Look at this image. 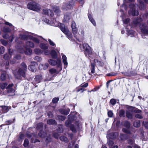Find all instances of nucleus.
<instances>
[{"label":"nucleus","mask_w":148,"mask_h":148,"mask_svg":"<svg viewBox=\"0 0 148 148\" xmlns=\"http://www.w3.org/2000/svg\"><path fill=\"white\" fill-rule=\"evenodd\" d=\"M141 32L143 33L148 35V29L147 26L144 24L141 23L140 25Z\"/></svg>","instance_id":"10"},{"label":"nucleus","mask_w":148,"mask_h":148,"mask_svg":"<svg viewBox=\"0 0 148 148\" xmlns=\"http://www.w3.org/2000/svg\"><path fill=\"white\" fill-rule=\"evenodd\" d=\"M46 135L47 134L46 133L43 132L42 131H40L38 133V136H39L42 138H45L47 136Z\"/></svg>","instance_id":"37"},{"label":"nucleus","mask_w":148,"mask_h":148,"mask_svg":"<svg viewBox=\"0 0 148 148\" xmlns=\"http://www.w3.org/2000/svg\"><path fill=\"white\" fill-rule=\"evenodd\" d=\"M48 116L50 118H52L53 116V115L51 112H49L47 114Z\"/></svg>","instance_id":"63"},{"label":"nucleus","mask_w":148,"mask_h":148,"mask_svg":"<svg viewBox=\"0 0 148 148\" xmlns=\"http://www.w3.org/2000/svg\"><path fill=\"white\" fill-rule=\"evenodd\" d=\"M8 84L6 83H4L1 84V88L0 87V91H1V89H3L5 88L7 86Z\"/></svg>","instance_id":"47"},{"label":"nucleus","mask_w":148,"mask_h":148,"mask_svg":"<svg viewBox=\"0 0 148 148\" xmlns=\"http://www.w3.org/2000/svg\"><path fill=\"white\" fill-rule=\"evenodd\" d=\"M34 59L35 60H36L38 62H40L41 61V58L38 56H36L34 58Z\"/></svg>","instance_id":"52"},{"label":"nucleus","mask_w":148,"mask_h":148,"mask_svg":"<svg viewBox=\"0 0 148 148\" xmlns=\"http://www.w3.org/2000/svg\"><path fill=\"white\" fill-rule=\"evenodd\" d=\"M0 107L1 108V110L3 113L7 112L9 110L8 107L5 106H0Z\"/></svg>","instance_id":"26"},{"label":"nucleus","mask_w":148,"mask_h":148,"mask_svg":"<svg viewBox=\"0 0 148 148\" xmlns=\"http://www.w3.org/2000/svg\"><path fill=\"white\" fill-rule=\"evenodd\" d=\"M129 6L130 10L128 12L129 15L133 16H137L139 14V12L138 11L136 10V5L133 3H131Z\"/></svg>","instance_id":"6"},{"label":"nucleus","mask_w":148,"mask_h":148,"mask_svg":"<svg viewBox=\"0 0 148 148\" xmlns=\"http://www.w3.org/2000/svg\"><path fill=\"white\" fill-rule=\"evenodd\" d=\"M73 114L71 113L68 116V120L65 122V124L67 127H70L72 121L76 119L75 115L74 114V112H73Z\"/></svg>","instance_id":"7"},{"label":"nucleus","mask_w":148,"mask_h":148,"mask_svg":"<svg viewBox=\"0 0 148 148\" xmlns=\"http://www.w3.org/2000/svg\"><path fill=\"white\" fill-rule=\"evenodd\" d=\"M48 41L49 42V44L52 46H56L55 44V43L51 40L49 39Z\"/></svg>","instance_id":"55"},{"label":"nucleus","mask_w":148,"mask_h":148,"mask_svg":"<svg viewBox=\"0 0 148 148\" xmlns=\"http://www.w3.org/2000/svg\"><path fill=\"white\" fill-rule=\"evenodd\" d=\"M88 83H85V84H81L80 86H81V87H82V88H86V87L88 86Z\"/></svg>","instance_id":"62"},{"label":"nucleus","mask_w":148,"mask_h":148,"mask_svg":"<svg viewBox=\"0 0 148 148\" xmlns=\"http://www.w3.org/2000/svg\"><path fill=\"white\" fill-rule=\"evenodd\" d=\"M60 29L65 34L66 33H67V32L69 30L68 28L64 26V25L62 24L61 25Z\"/></svg>","instance_id":"27"},{"label":"nucleus","mask_w":148,"mask_h":148,"mask_svg":"<svg viewBox=\"0 0 148 148\" xmlns=\"http://www.w3.org/2000/svg\"><path fill=\"white\" fill-rule=\"evenodd\" d=\"M108 114L109 117H111L113 116V113L112 111L110 110L108 112Z\"/></svg>","instance_id":"57"},{"label":"nucleus","mask_w":148,"mask_h":148,"mask_svg":"<svg viewBox=\"0 0 148 148\" xmlns=\"http://www.w3.org/2000/svg\"><path fill=\"white\" fill-rule=\"evenodd\" d=\"M43 13L45 15H50L51 17L54 15L53 13L51 12V10L49 9H45L43 10Z\"/></svg>","instance_id":"15"},{"label":"nucleus","mask_w":148,"mask_h":148,"mask_svg":"<svg viewBox=\"0 0 148 148\" xmlns=\"http://www.w3.org/2000/svg\"><path fill=\"white\" fill-rule=\"evenodd\" d=\"M118 135V133L117 132L111 133H108L107 137L108 138L114 139Z\"/></svg>","instance_id":"14"},{"label":"nucleus","mask_w":148,"mask_h":148,"mask_svg":"<svg viewBox=\"0 0 148 148\" xmlns=\"http://www.w3.org/2000/svg\"><path fill=\"white\" fill-rule=\"evenodd\" d=\"M66 35L67 38L70 40H72V36L71 32L69 30L67 33L65 34Z\"/></svg>","instance_id":"35"},{"label":"nucleus","mask_w":148,"mask_h":148,"mask_svg":"<svg viewBox=\"0 0 148 148\" xmlns=\"http://www.w3.org/2000/svg\"><path fill=\"white\" fill-rule=\"evenodd\" d=\"M52 8L55 12L57 15L60 13V11L58 7L54 5L53 7Z\"/></svg>","instance_id":"23"},{"label":"nucleus","mask_w":148,"mask_h":148,"mask_svg":"<svg viewBox=\"0 0 148 148\" xmlns=\"http://www.w3.org/2000/svg\"><path fill=\"white\" fill-rule=\"evenodd\" d=\"M141 21L140 18H137L134 19L133 21V23L134 25H136Z\"/></svg>","instance_id":"41"},{"label":"nucleus","mask_w":148,"mask_h":148,"mask_svg":"<svg viewBox=\"0 0 148 148\" xmlns=\"http://www.w3.org/2000/svg\"><path fill=\"white\" fill-rule=\"evenodd\" d=\"M34 47V43L30 41H27L26 42L25 46V50L22 48H19L18 51L21 53H23L24 52L27 55H29L31 54L32 50L30 47L33 48Z\"/></svg>","instance_id":"2"},{"label":"nucleus","mask_w":148,"mask_h":148,"mask_svg":"<svg viewBox=\"0 0 148 148\" xmlns=\"http://www.w3.org/2000/svg\"><path fill=\"white\" fill-rule=\"evenodd\" d=\"M75 142L74 141H72L71 142V143H70L69 145V148H71L74 145V144Z\"/></svg>","instance_id":"61"},{"label":"nucleus","mask_w":148,"mask_h":148,"mask_svg":"<svg viewBox=\"0 0 148 148\" xmlns=\"http://www.w3.org/2000/svg\"><path fill=\"white\" fill-rule=\"evenodd\" d=\"M42 79V76L41 75H38L36 76L34 79L36 83H37L40 82Z\"/></svg>","instance_id":"25"},{"label":"nucleus","mask_w":148,"mask_h":148,"mask_svg":"<svg viewBox=\"0 0 148 148\" xmlns=\"http://www.w3.org/2000/svg\"><path fill=\"white\" fill-rule=\"evenodd\" d=\"M88 17L90 22L92 23L93 25L95 26L96 25L95 22L92 18V16L90 14H89L88 15Z\"/></svg>","instance_id":"36"},{"label":"nucleus","mask_w":148,"mask_h":148,"mask_svg":"<svg viewBox=\"0 0 148 148\" xmlns=\"http://www.w3.org/2000/svg\"><path fill=\"white\" fill-rule=\"evenodd\" d=\"M108 145H109V146H112L114 144L113 142L111 140H109L108 141Z\"/></svg>","instance_id":"60"},{"label":"nucleus","mask_w":148,"mask_h":148,"mask_svg":"<svg viewBox=\"0 0 148 148\" xmlns=\"http://www.w3.org/2000/svg\"><path fill=\"white\" fill-rule=\"evenodd\" d=\"M135 117H136L139 119H141L143 118L142 116L140 114H136L135 115Z\"/></svg>","instance_id":"64"},{"label":"nucleus","mask_w":148,"mask_h":148,"mask_svg":"<svg viewBox=\"0 0 148 148\" xmlns=\"http://www.w3.org/2000/svg\"><path fill=\"white\" fill-rule=\"evenodd\" d=\"M51 54L52 58H56L57 57V54L56 52L54 50H52L50 52Z\"/></svg>","instance_id":"28"},{"label":"nucleus","mask_w":148,"mask_h":148,"mask_svg":"<svg viewBox=\"0 0 148 148\" xmlns=\"http://www.w3.org/2000/svg\"><path fill=\"white\" fill-rule=\"evenodd\" d=\"M21 67L23 69L20 68L18 71H15L13 72L15 76L17 79H20L21 76L23 77L25 76V71L27 69V66L25 63L23 62L21 64Z\"/></svg>","instance_id":"3"},{"label":"nucleus","mask_w":148,"mask_h":148,"mask_svg":"<svg viewBox=\"0 0 148 148\" xmlns=\"http://www.w3.org/2000/svg\"><path fill=\"white\" fill-rule=\"evenodd\" d=\"M11 30H12L11 28H10L8 27H4L3 28V31L4 32H10Z\"/></svg>","instance_id":"42"},{"label":"nucleus","mask_w":148,"mask_h":148,"mask_svg":"<svg viewBox=\"0 0 148 148\" xmlns=\"http://www.w3.org/2000/svg\"><path fill=\"white\" fill-rule=\"evenodd\" d=\"M130 19L129 18H127L123 20V23L125 24H127L129 22Z\"/></svg>","instance_id":"56"},{"label":"nucleus","mask_w":148,"mask_h":148,"mask_svg":"<svg viewBox=\"0 0 148 148\" xmlns=\"http://www.w3.org/2000/svg\"><path fill=\"white\" fill-rule=\"evenodd\" d=\"M50 64L53 66H56L58 67H60L61 69V62L60 59L58 58L57 60L53 59H49L48 61Z\"/></svg>","instance_id":"8"},{"label":"nucleus","mask_w":148,"mask_h":148,"mask_svg":"<svg viewBox=\"0 0 148 148\" xmlns=\"http://www.w3.org/2000/svg\"><path fill=\"white\" fill-rule=\"evenodd\" d=\"M34 52L37 55H40L42 53V51L39 49L36 48L34 49Z\"/></svg>","instance_id":"33"},{"label":"nucleus","mask_w":148,"mask_h":148,"mask_svg":"<svg viewBox=\"0 0 148 148\" xmlns=\"http://www.w3.org/2000/svg\"><path fill=\"white\" fill-rule=\"evenodd\" d=\"M56 122L52 119H49L47 121V123L49 125H56Z\"/></svg>","instance_id":"32"},{"label":"nucleus","mask_w":148,"mask_h":148,"mask_svg":"<svg viewBox=\"0 0 148 148\" xmlns=\"http://www.w3.org/2000/svg\"><path fill=\"white\" fill-rule=\"evenodd\" d=\"M38 64L36 62H31V65L29 67V69L32 72H34L36 70V66Z\"/></svg>","instance_id":"12"},{"label":"nucleus","mask_w":148,"mask_h":148,"mask_svg":"<svg viewBox=\"0 0 148 148\" xmlns=\"http://www.w3.org/2000/svg\"><path fill=\"white\" fill-rule=\"evenodd\" d=\"M129 110H130V109ZM130 110V111H127L126 112V117L129 119H132L133 117L132 114Z\"/></svg>","instance_id":"30"},{"label":"nucleus","mask_w":148,"mask_h":148,"mask_svg":"<svg viewBox=\"0 0 148 148\" xmlns=\"http://www.w3.org/2000/svg\"><path fill=\"white\" fill-rule=\"evenodd\" d=\"M138 2L139 3L140 5L139 8L141 10L144 9L145 8V7L143 4V1H145L146 3H148V0H137Z\"/></svg>","instance_id":"13"},{"label":"nucleus","mask_w":148,"mask_h":148,"mask_svg":"<svg viewBox=\"0 0 148 148\" xmlns=\"http://www.w3.org/2000/svg\"><path fill=\"white\" fill-rule=\"evenodd\" d=\"M119 115L120 117H124L125 116V111L123 110H121L119 112Z\"/></svg>","instance_id":"38"},{"label":"nucleus","mask_w":148,"mask_h":148,"mask_svg":"<svg viewBox=\"0 0 148 148\" xmlns=\"http://www.w3.org/2000/svg\"><path fill=\"white\" fill-rule=\"evenodd\" d=\"M70 14L69 13H66L64 14L63 21L64 22L68 21L70 18Z\"/></svg>","instance_id":"19"},{"label":"nucleus","mask_w":148,"mask_h":148,"mask_svg":"<svg viewBox=\"0 0 148 148\" xmlns=\"http://www.w3.org/2000/svg\"><path fill=\"white\" fill-rule=\"evenodd\" d=\"M49 66V65L47 63L41 64L39 66V69H43L44 70H45L48 69Z\"/></svg>","instance_id":"18"},{"label":"nucleus","mask_w":148,"mask_h":148,"mask_svg":"<svg viewBox=\"0 0 148 148\" xmlns=\"http://www.w3.org/2000/svg\"><path fill=\"white\" fill-rule=\"evenodd\" d=\"M74 4V1L72 0L69 2L68 3H64L63 5L62 8L66 10L71 9Z\"/></svg>","instance_id":"11"},{"label":"nucleus","mask_w":148,"mask_h":148,"mask_svg":"<svg viewBox=\"0 0 148 148\" xmlns=\"http://www.w3.org/2000/svg\"><path fill=\"white\" fill-rule=\"evenodd\" d=\"M59 98L58 97H55L52 100V102L53 103H56L58 101Z\"/></svg>","instance_id":"53"},{"label":"nucleus","mask_w":148,"mask_h":148,"mask_svg":"<svg viewBox=\"0 0 148 148\" xmlns=\"http://www.w3.org/2000/svg\"><path fill=\"white\" fill-rule=\"evenodd\" d=\"M29 142L28 140L27 139H25V140L24 143V146L25 147H27L28 146Z\"/></svg>","instance_id":"51"},{"label":"nucleus","mask_w":148,"mask_h":148,"mask_svg":"<svg viewBox=\"0 0 148 148\" xmlns=\"http://www.w3.org/2000/svg\"><path fill=\"white\" fill-rule=\"evenodd\" d=\"M83 46L84 50L85 55L86 56L88 57L89 55L92 53L90 47L88 44L86 43L83 44Z\"/></svg>","instance_id":"9"},{"label":"nucleus","mask_w":148,"mask_h":148,"mask_svg":"<svg viewBox=\"0 0 148 148\" xmlns=\"http://www.w3.org/2000/svg\"><path fill=\"white\" fill-rule=\"evenodd\" d=\"M60 112L63 114L65 115H67L70 111V109L69 108H67L66 109H60Z\"/></svg>","instance_id":"20"},{"label":"nucleus","mask_w":148,"mask_h":148,"mask_svg":"<svg viewBox=\"0 0 148 148\" xmlns=\"http://www.w3.org/2000/svg\"><path fill=\"white\" fill-rule=\"evenodd\" d=\"M134 126L136 127H139L140 125V121H138L135 122L134 123Z\"/></svg>","instance_id":"43"},{"label":"nucleus","mask_w":148,"mask_h":148,"mask_svg":"<svg viewBox=\"0 0 148 148\" xmlns=\"http://www.w3.org/2000/svg\"><path fill=\"white\" fill-rule=\"evenodd\" d=\"M13 85V84H10L7 87V89L8 90V93H12L13 94L12 95H13L14 94V90L11 88Z\"/></svg>","instance_id":"17"},{"label":"nucleus","mask_w":148,"mask_h":148,"mask_svg":"<svg viewBox=\"0 0 148 148\" xmlns=\"http://www.w3.org/2000/svg\"><path fill=\"white\" fill-rule=\"evenodd\" d=\"M5 25H8L9 26L11 27L10 28L12 30H14L15 29V27L14 26H13L12 24L8 22H5Z\"/></svg>","instance_id":"45"},{"label":"nucleus","mask_w":148,"mask_h":148,"mask_svg":"<svg viewBox=\"0 0 148 148\" xmlns=\"http://www.w3.org/2000/svg\"><path fill=\"white\" fill-rule=\"evenodd\" d=\"M91 72L93 74L95 73V65L94 64L92 63L91 64Z\"/></svg>","instance_id":"48"},{"label":"nucleus","mask_w":148,"mask_h":148,"mask_svg":"<svg viewBox=\"0 0 148 148\" xmlns=\"http://www.w3.org/2000/svg\"><path fill=\"white\" fill-rule=\"evenodd\" d=\"M66 35L67 38L70 40H72V36L71 32L69 30L67 33L65 34Z\"/></svg>","instance_id":"34"},{"label":"nucleus","mask_w":148,"mask_h":148,"mask_svg":"<svg viewBox=\"0 0 148 148\" xmlns=\"http://www.w3.org/2000/svg\"><path fill=\"white\" fill-rule=\"evenodd\" d=\"M6 76L4 74H2L1 76V79L2 81H4L5 79Z\"/></svg>","instance_id":"54"},{"label":"nucleus","mask_w":148,"mask_h":148,"mask_svg":"<svg viewBox=\"0 0 148 148\" xmlns=\"http://www.w3.org/2000/svg\"><path fill=\"white\" fill-rule=\"evenodd\" d=\"M49 72L52 75H55L58 73L57 70L54 69H52L49 70Z\"/></svg>","instance_id":"39"},{"label":"nucleus","mask_w":148,"mask_h":148,"mask_svg":"<svg viewBox=\"0 0 148 148\" xmlns=\"http://www.w3.org/2000/svg\"><path fill=\"white\" fill-rule=\"evenodd\" d=\"M5 51L4 48L3 47H0V54H3Z\"/></svg>","instance_id":"58"},{"label":"nucleus","mask_w":148,"mask_h":148,"mask_svg":"<svg viewBox=\"0 0 148 148\" xmlns=\"http://www.w3.org/2000/svg\"><path fill=\"white\" fill-rule=\"evenodd\" d=\"M110 103L112 105H114L116 103V99H112L110 101Z\"/></svg>","instance_id":"50"},{"label":"nucleus","mask_w":148,"mask_h":148,"mask_svg":"<svg viewBox=\"0 0 148 148\" xmlns=\"http://www.w3.org/2000/svg\"><path fill=\"white\" fill-rule=\"evenodd\" d=\"M43 52H44V54L45 55H48L50 53V50L48 49L43 51Z\"/></svg>","instance_id":"49"},{"label":"nucleus","mask_w":148,"mask_h":148,"mask_svg":"<svg viewBox=\"0 0 148 148\" xmlns=\"http://www.w3.org/2000/svg\"><path fill=\"white\" fill-rule=\"evenodd\" d=\"M122 124L125 127L127 128H129L130 126V123L128 121H125L122 123Z\"/></svg>","instance_id":"31"},{"label":"nucleus","mask_w":148,"mask_h":148,"mask_svg":"<svg viewBox=\"0 0 148 148\" xmlns=\"http://www.w3.org/2000/svg\"><path fill=\"white\" fill-rule=\"evenodd\" d=\"M131 112H134L136 113H139L141 112V110L135 108L134 107H130L129 108Z\"/></svg>","instance_id":"22"},{"label":"nucleus","mask_w":148,"mask_h":148,"mask_svg":"<svg viewBox=\"0 0 148 148\" xmlns=\"http://www.w3.org/2000/svg\"><path fill=\"white\" fill-rule=\"evenodd\" d=\"M71 26L72 29V32L74 37L77 40L79 41V39L81 38V36L77 32V29L76 27L75 23L74 21H72Z\"/></svg>","instance_id":"5"},{"label":"nucleus","mask_w":148,"mask_h":148,"mask_svg":"<svg viewBox=\"0 0 148 148\" xmlns=\"http://www.w3.org/2000/svg\"><path fill=\"white\" fill-rule=\"evenodd\" d=\"M33 33L26 32L24 30L20 31L19 35V37L21 40H27L28 39L32 40L36 43H39L43 38L41 36H37Z\"/></svg>","instance_id":"1"},{"label":"nucleus","mask_w":148,"mask_h":148,"mask_svg":"<svg viewBox=\"0 0 148 148\" xmlns=\"http://www.w3.org/2000/svg\"><path fill=\"white\" fill-rule=\"evenodd\" d=\"M40 47L43 50V51L48 48V46L44 43H41L40 45Z\"/></svg>","instance_id":"29"},{"label":"nucleus","mask_w":148,"mask_h":148,"mask_svg":"<svg viewBox=\"0 0 148 148\" xmlns=\"http://www.w3.org/2000/svg\"><path fill=\"white\" fill-rule=\"evenodd\" d=\"M61 55H62V58L64 65V67L65 69H66L68 65L67 58L66 56L63 53H61Z\"/></svg>","instance_id":"16"},{"label":"nucleus","mask_w":148,"mask_h":148,"mask_svg":"<svg viewBox=\"0 0 148 148\" xmlns=\"http://www.w3.org/2000/svg\"><path fill=\"white\" fill-rule=\"evenodd\" d=\"M75 125L73 130L80 129L81 128L82 126V124L77 121L75 122ZM71 130H73V129H71Z\"/></svg>","instance_id":"21"},{"label":"nucleus","mask_w":148,"mask_h":148,"mask_svg":"<svg viewBox=\"0 0 148 148\" xmlns=\"http://www.w3.org/2000/svg\"><path fill=\"white\" fill-rule=\"evenodd\" d=\"M28 9L36 11H38L41 9L40 5L34 2L29 3L27 5Z\"/></svg>","instance_id":"4"},{"label":"nucleus","mask_w":148,"mask_h":148,"mask_svg":"<svg viewBox=\"0 0 148 148\" xmlns=\"http://www.w3.org/2000/svg\"><path fill=\"white\" fill-rule=\"evenodd\" d=\"M10 49H8V54H5L4 55V58L5 60H8L11 57V54L10 53Z\"/></svg>","instance_id":"24"},{"label":"nucleus","mask_w":148,"mask_h":148,"mask_svg":"<svg viewBox=\"0 0 148 148\" xmlns=\"http://www.w3.org/2000/svg\"><path fill=\"white\" fill-rule=\"evenodd\" d=\"M76 91L77 92L81 91V92L82 93L84 91V88L82 87H81L80 85V86L79 87L77 88Z\"/></svg>","instance_id":"46"},{"label":"nucleus","mask_w":148,"mask_h":148,"mask_svg":"<svg viewBox=\"0 0 148 148\" xmlns=\"http://www.w3.org/2000/svg\"><path fill=\"white\" fill-rule=\"evenodd\" d=\"M60 138L61 140L66 143L68 142V140L67 138L64 136H60Z\"/></svg>","instance_id":"40"},{"label":"nucleus","mask_w":148,"mask_h":148,"mask_svg":"<svg viewBox=\"0 0 148 148\" xmlns=\"http://www.w3.org/2000/svg\"><path fill=\"white\" fill-rule=\"evenodd\" d=\"M43 124L42 123H40L37 125V128L41 130L43 128Z\"/></svg>","instance_id":"44"},{"label":"nucleus","mask_w":148,"mask_h":148,"mask_svg":"<svg viewBox=\"0 0 148 148\" xmlns=\"http://www.w3.org/2000/svg\"><path fill=\"white\" fill-rule=\"evenodd\" d=\"M1 43L4 45H6L7 44L6 41L3 39H1L0 40Z\"/></svg>","instance_id":"59"}]
</instances>
